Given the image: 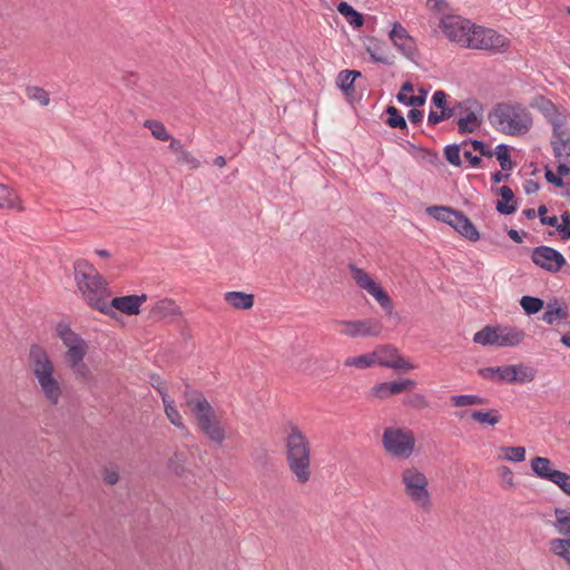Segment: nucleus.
Returning a JSON list of instances; mask_svg holds the SVG:
<instances>
[{
  "label": "nucleus",
  "mask_w": 570,
  "mask_h": 570,
  "mask_svg": "<svg viewBox=\"0 0 570 570\" xmlns=\"http://www.w3.org/2000/svg\"><path fill=\"white\" fill-rule=\"evenodd\" d=\"M28 362L40 391L51 405H57L62 395V386L55 376V365L48 352L39 344H32Z\"/></svg>",
  "instance_id": "1"
},
{
  "label": "nucleus",
  "mask_w": 570,
  "mask_h": 570,
  "mask_svg": "<svg viewBox=\"0 0 570 570\" xmlns=\"http://www.w3.org/2000/svg\"><path fill=\"white\" fill-rule=\"evenodd\" d=\"M289 433L285 441L286 460L291 472L302 484L311 478L309 443L297 425L288 423Z\"/></svg>",
  "instance_id": "2"
},
{
  "label": "nucleus",
  "mask_w": 570,
  "mask_h": 570,
  "mask_svg": "<svg viewBox=\"0 0 570 570\" xmlns=\"http://www.w3.org/2000/svg\"><path fill=\"white\" fill-rule=\"evenodd\" d=\"M525 332L509 325H487L473 335V342L482 346L514 347L523 342Z\"/></svg>",
  "instance_id": "3"
},
{
  "label": "nucleus",
  "mask_w": 570,
  "mask_h": 570,
  "mask_svg": "<svg viewBox=\"0 0 570 570\" xmlns=\"http://www.w3.org/2000/svg\"><path fill=\"white\" fill-rule=\"evenodd\" d=\"M193 415L199 431L209 441L218 445L225 441V430L208 400H202L194 403Z\"/></svg>",
  "instance_id": "4"
},
{
  "label": "nucleus",
  "mask_w": 570,
  "mask_h": 570,
  "mask_svg": "<svg viewBox=\"0 0 570 570\" xmlns=\"http://www.w3.org/2000/svg\"><path fill=\"white\" fill-rule=\"evenodd\" d=\"M77 286L92 308L108 316H116V312L108 307L106 301L108 296L107 283L98 272H95L92 276L83 274L82 278L77 282Z\"/></svg>",
  "instance_id": "5"
},
{
  "label": "nucleus",
  "mask_w": 570,
  "mask_h": 570,
  "mask_svg": "<svg viewBox=\"0 0 570 570\" xmlns=\"http://www.w3.org/2000/svg\"><path fill=\"white\" fill-rule=\"evenodd\" d=\"M413 431L401 428H386L382 435V445L394 458L407 459L415 448Z\"/></svg>",
  "instance_id": "6"
},
{
  "label": "nucleus",
  "mask_w": 570,
  "mask_h": 570,
  "mask_svg": "<svg viewBox=\"0 0 570 570\" xmlns=\"http://www.w3.org/2000/svg\"><path fill=\"white\" fill-rule=\"evenodd\" d=\"M401 478L405 494L423 510H429L432 502L425 474L412 466L403 470Z\"/></svg>",
  "instance_id": "7"
},
{
  "label": "nucleus",
  "mask_w": 570,
  "mask_h": 570,
  "mask_svg": "<svg viewBox=\"0 0 570 570\" xmlns=\"http://www.w3.org/2000/svg\"><path fill=\"white\" fill-rule=\"evenodd\" d=\"M534 476L556 484L564 494L570 497V474L553 468V462L543 456H534L531 462Z\"/></svg>",
  "instance_id": "8"
},
{
  "label": "nucleus",
  "mask_w": 570,
  "mask_h": 570,
  "mask_svg": "<svg viewBox=\"0 0 570 570\" xmlns=\"http://www.w3.org/2000/svg\"><path fill=\"white\" fill-rule=\"evenodd\" d=\"M531 261L538 267L549 273H558L567 266L564 256L558 249L547 245L534 247L532 249Z\"/></svg>",
  "instance_id": "9"
},
{
  "label": "nucleus",
  "mask_w": 570,
  "mask_h": 570,
  "mask_svg": "<svg viewBox=\"0 0 570 570\" xmlns=\"http://www.w3.org/2000/svg\"><path fill=\"white\" fill-rule=\"evenodd\" d=\"M440 28L450 41L458 42L463 47L473 23L460 16L448 14L441 19Z\"/></svg>",
  "instance_id": "10"
},
{
  "label": "nucleus",
  "mask_w": 570,
  "mask_h": 570,
  "mask_svg": "<svg viewBox=\"0 0 570 570\" xmlns=\"http://www.w3.org/2000/svg\"><path fill=\"white\" fill-rule=\"evenodd\" d=\"M550 144L554 158L559 160V164H566L570 169V128L564 126L560 129V126L556 124Z\"/></svg>",
  "instance_id": "11"
},
{
  "label": "nucleus",
  "mask_w": 570,
  "mask_h": 570,
  "mask_svg": "<svg viewBox=\"0 0 570 570\" xmlns=\"http://www.w3.org/2000/svg\"><path fill=\"white\" fill-rule=\"evenodd\" d=\"M337 324L346 326V330L343 333L353 338L377 336L382 331L380 322L373 318L337 321Z\"/></svg>",
  "instance_id": "12"
},
{
  "label": "nucleus",
  "mask_w": 570,
  "mask_h": 570,
  "mask_svg": "<svg viewBox=\"0 0 570 570\" xmlns=\"http://www.w3.org/2000/svg\"><path fill=\"white\" fill-rule=\"evenodd\" d=\"M146 301V294L117 296L108 303V307L112 311L117 309L126 315H137L140 313V307Z\"/></svg>",
  "instance_id": "13"
},
{
  "label": "nucleus",
  "mask_w": 570,
  "mask_h": 570,
  "mask_svg": "<svg viewBox=\"0 0 570 570\" xmlns=\"http://www.w3.org/2000/svg\"><path fill=\"white\" fill-rule=\"evenodd\" d=\"M534 107L547 118L548 122L552 126V131H554L556 124L560 126V129L567 126L566 116L559 111L558 107L549 98L542 95L538 96Z\"/></svg>",
  "instance_id": "14"
},
{
  "label": "nucleus",
  "mask_w": 570,
  "mask_h": 570,
  "mask_svg": "<svg viewBox=\"0 0 570 570\" xmlns=\"http://www.w3.org/2000/svg\"><path fill=\"white\" fill-rule=\"evenodd\" d=\"M492 191L500 196V199L495 202V209L499 214L509 216L517 212L519 205L518 199L508 185L492 188Z\"/></svg>",
  "instance_id": "15"
},
{
  "label": "nucleus",
  "mask_w": 570,
  "mask_h": 570,
  "mask_svg": "<svg viewBox=\"0 0 570 570\" xmlns=\"http://www.w3.org/2000/svg\"><path fill=\"white\" fill-rule=\"evenodd\" d=\"M362 77V72L358 70L344 69L338 72L336 77V86L344 94L346 100L353 104L356 98L355 81Z\"/></svg>",
  "instance_id": "16"
},
{
  "label": "nucleus",
  "mask_w": 570,
  "mask_h": 570,
  "mask_svg": "<svg viewBox=\"0 0 570 570\" xmlns=\"http://www.w3.org/2000/svg\"><path fill=\"white\" fill-rule=\"evenodd\" d=\"M485 45H482V50L490 52L491 55L504 53L510 48V39L493 29L484 27V40Z\"/></svg>",
  "instance_id": "17"
},
{
  "label": "nucleus",
  "mask_w": 570,
  "mask_h": 570,
  "mask_svg": "<svg viewBox=\"0 0 570 570\" xmlns=\"http://www.w3.org/2000/svg\"><path fill=\"white\" fill-rule=\"evenodd\" d=\"M380 353L382 354H391L394 358L387 360V358H379V365L386 367V368H394V370H404L410 371L414 368V364L411 363L409 360H405L402 355L399 354V351L393 345H382L379 347Z\"/></svg>",
  "instance_id": "18"
},
{
  "label": "nucleus",
  "mask_w": 570,
  "mask_h": 570,
  "mask_svg": "<svg viewBox=\"0 0 570 570\" xmlns=\"http://www.w3.org/2000/svg\"><path fill=\"white\" fill-rule=\"evenodd\" d=\"M451 227L470 242H476L480 239V232L476 226L462 210H458L454 220H452Z\"/></svg>",
  "instance_id": "19"
},
{
  "label": "nucleus",
  "mask_w": 570,
  "mask_h": 570,
  "mask_svg": "<svg viewBox=\"0 0 570 570\" xmlns=\"http://www.w3.org/2000/svg\"><path fill=\"white\" fill-rule=\"evenodd\" d=\"M569 317V307L563 302L559 304L558 298L553 297L547 304V309L542 315V320L552 325L556 322L566 321Z\"/></svg>",
  "instance_id": "20"
},
{
  "label": "nucleus",
  "mask_w": 570,
  "mask_h": 570,
  "mask_svg": "<svg viewBox=\"0 0 570 570\" xmlns=\"http://www.w3.org/2000/svg\"><path fill=\"white\" fill-rule=\"evenodd\" d=\"M532 125L531 118L528 114H524L523 117L518 115L517 112H511L508 126L502 129L503 134L518 136L525 134Z\"/></svg>",
  "instance_id": "21"
},
{
  "label": "nucleus",
  "mask_w": 570,
  "mask_h": 570,
  "mask_svg": "<svg viewBox=\"0 0 570 570\" xmlns=\"http://www.w3.org/2000/svg\"><path fill=\"white\" fill-rule=\"evenodd\" d=\"M482 124V116L470 109L460 116L456 120L458 131L460 135L472 134L476 131Z\"/></svg>",
  "instance_id": "22"
},
{
  "label": "nucleus",
  "mask_w": 570,
  "mask_h": 570,
  "mask_svg": "<svg viewBox=\"0 0 570 570\" xmlns=\"http://www.w3.org/2000/svg\"><path fill=\"white\" fill-rule=\"evenodd\" d=\"M336 10L340 14H342L345 18V20L353 29H360L364 26V14L354 9L353 6H351L348 2H338L336 6Z\"/></svg>",
  "instance_id": "23"
},
{
  "label": "nucleus",
  "mask_w": 570,
  "mask_h": 570,
  "mask_svg": "<svg viewBox=\"0 0 570 570\" xmlns=\"http://www.w3.org/2000/svg\"><path fill=\"white\" fill-rule=\"evenodd\" d=\"M178 314H180V308L175 303V301L170 298L157 301L153 308L150 309V317L154 318L155 321L161 320L166 316H173Z\"/></svg>",
  "instance_id": "24"
},
{
  "label": "nucleus",
  "mask_w": 570,
  "mask_h": 570,
  "mask_svg": "<svg viewBox=\"0 0 570 570\" xmlns=\"http://www.w3.org/2000/svg\"><path fill=\"white\" fill-rule=\"evenodd\" d=\"M225 301L236 309L247 311L254 306L255 296L245 292L232 291L225 293Z\"/></svg>",
  "instance_id": "25"
},
{
  "label": "nucleus",
  "mask_w": 570,
  "mask_h": 570,
  "mask_svg": "<svg viewBox=\"0 0 570 570\" xmlns=\"http://www.w3.org/2000/svg\"><path fill=\"white\" fill-rule=\"evenodd\" d=\"M511 115V107L504 104H498L495 107L489 112V121L498 130L502 131V129L508 126L509 118Z\"/></svg>",
  "instance_id": "26"
},
{
  "label": "nucleus",
  "mask_w": 570,
  "mask_h": 570,
  "mask_svg": "<svg viewBox=\"0 0 570 570\" xmlns=\"http://www.w3.org/2000/svg\"><path fill=\"white\" fill-rule=\"evenodd\" d=\"M470 417L481 426H494L501 421V414L497 409L472 410Z\"/></svg>",
  "instance_id": "27"
},
{
  "label": "nucleus",
  "mask_w": 570,
  "mask_h": 570,
  "mask_svg": "<svg viewBox=\"0 0 570 570\" xmlns=\"http://www.w3.org/2000/svg\"><path fill=\"white\" fill-rule=\"evenodd\" d=\"M548 212V208L546 205L541 204L538 207V216L540 218V222L542 225L556 227L558 230V234L562 240L570 239V226L569 225H560L558 223L557 216L552 217H544V214Z\"/></svg>",
  "instance_id": "28"
},
{
  "label": "nucleus",
  "mask_w": 570,
  "mask_h": 570,
  "mask_svg": "<svg viewBox=\"0 0 570 570\" xmlns=\"http://www.w3.org/2000/svg\"><path fill=\"white\" fill-rule=\"evenodd\" d=\"M56 332L66 347L87 343L78 333L71 330L68 323L60 322L56 326Z\"/></svg>",
  "instance_id": "29"
},
{
  "label": "nucleus",
  "mask_w": 570,
  "mask_h": 570,
  "mask_svg": "<svg viewBox=\"0 0 570 570\" xmlns=\"http://www.w3.org/2000/svg\"><path fill=\"white\" fill-rule=\"evenodd\" d=\"M365 40H366L365 50L370 55L372 62L383 63L386 66H391L393 63L386 57L377 53V52L382 51V45H383V42L379 38H376L374 36H366Z\"/></svg>",
  "instance_id": "30"
},
{
  "label": "nucleus",
  "mask_w": 570,
  "mask_h": 570,
  "mask_svg": "<svg viewBox=\"0 0 570 570\" xmlns=\"http://www.w3.org/2000/svg\"><path fill=\"white\" fill-rule=\"evenodd\" d=\"M348 268L357 286L362 289H365L367 293H370L379 284L368 273H366L363 268L357 267L355 264L351 263Z\"/></svg>",
  "instance_id": "31"
},
{
  "label": "nucleus",
  "mask_w": 570,
  "mask_h": 570,
  "mask_svg": "<svg viewBox=\"0 0 570 570\" xmlns=\"http://www.w3.org/2000/svg\"><path fill=\"white\" fill-rule=\"evenodd\" d=\"M458 210L459 209L452 208L450 206L433 205L426 208V214L435 220L445 223L451 226Z\"/></svg>",
  "instance_id": "32"
},
{
  "label": "nucleus",
  "mask_w": 570,
  "mask_h": 570,
  "mask_svg": "<svg viewBox=\"0 0 570 570\" xmlns=\"http://www.w3.org/2000/svg\"><path fill=\"white\" fill-rule=\"evenodd\" d=\"M570 175L569 167L566 166V164H558L557 165V174L553 173V170L549 167V165L544 166V177L546 180L553 185L554 187L562 188L566 186V181L563 180V177H567Z\"/></svg>",
  "instance_id": "33"
},
{
  "label": "nucleus",
  "mask_w": 570,
  "mask_h": 570,
  "mask_svg": "<svg viewBox=\"0 0 570 570\" xmlns=\"http://www.w3.org/2000/svg\"><path fill=\"white\" fill-rule=\"evenodd\" d=\"M88 351V344H79V345H70L67 347V351L65 353V361L69 367H76L79 365Z\"/></svg>",
  "instance_id": "34"
},
{
  "label": "nucleus",
  "mask_w": 570,
  "mask_h": 570,
  "mask_svg": "<svg viewBox=\"0 0 570 570\" xmlns=\"http://www.w3.org/2000/svg\"><path fill=\"white\" fill-rule=\"evenodd\" d=\"M549 544L550 551L570 566V538H554Z\"/></svg>",
  "instance_id": "35"
},
{
  "label": "nucleus",
  "mask_w": 570,
  "mask_h": 570,
  "mask_svg": "<svg viewBox=\"0 0 570 570\" xmlns=\"http://www.w3.org/2000/svg\"><path fill=\"white\" fill-rule=\"evenodd\" d=\"M377 353L379 352L375 351L358 356L347 357L344 365L348 367L354 366L358 368H368L374 364H379Z\"/></svg>",
  "instance_id": "36"
},
{
  "label": "nucleus",
  "mask_w": 570,
  "mask_h": 570,
  "mask_svg": "<svg viewBox=\"0 0 570 570\" xmlns=\"http://www.w3.org/2000/svg\"><path fill=\"white\" fill-rule=\"evenodd\" d=\"M385 114L387 118L385 119V124L393 129H407V122L403 116V114L395 106H387L385 109Z\"/></svg>",
  "instance_id": "37"
},
{
  "label": "nucleus",
  "mask_w": 570,
  "mask_h": 570,
  "mask_svg": "<svg viewBox=\"0 0 570 570\" xmlns=\"http://www.w3.org/2000/svg\"><path fill=\"white\" fill-rule=\"evenodd\" d=\"M494 156L504 171H509L515 166V163L511 159V148L507 144L498 145L494 148Z\"/></svg>",
  "instance_id": "38"
},
{
  "label": "nucleus",
  "mask_w": 570,
  "mask_h": 570,
  "mask_svg": "<svg viewBox=\"0 0 570 570\" xmlns=\"http://www.w3.org/2000/svg\"><path fill=\"white\" fill-rule=\"evenodd\" d=\"M484 40V27L476 26L473 23V28L470 29L468 38H465V42L463 47L470 49L482 50V45Z\"/></svg>",
  "instance_id": "39"
},
{
  "label": "nucleus",
  "mask_w": 570,
  "mask_h": 570,
  "mask_svg": "<svg viewBox=\"0 0 570 570\" xmlns=\"http://www.w3.org/2000/svg\"><path fill=\"white\" fill-rule=\"evenodd\" d=\"M400 381L383 382L373 387V394L379 399L402 393Z\"/></svg>",
  "instance_id": "40"
},
{
  "label": "nucleus",
  "mask_w": 570,
  "mask_h": 570,
  "mask_svg": "<svg viewBox=\"0 0 570 570\" xmlns=\"http://www.w3.org/2000/svg\"><path fill=\"white\" fill-rule=\"evenodd\" d=\"M453 406L463 407L469 405L487 404L489 401L476 394H458L450 397Z\"/></svg>",
  "instance_id": "41"
},
{
  "label": "nucleus",
  "mask_w": 570,
  "mask_h": 570,
  "mask_svg": "<svg viewBox=\"0 0 570 570\" xmlns=\"http://www.w3.org/2000/svg\"><path fill=\"white\" fill-rule=\"evenodd\" d=\"M554 515L553 527L559 533L570 538V512L568 513L563 508H556Z\"/></svg>",
  "instance_id": "42"
},
{
  "label": "nucleus",
  "mask_w": 570,
  "mask_h": 570,
  "mask_svg": "<svg viewBox=\"0 0 570 570\" xmlns=\"http://www.w3.org/2000/svg\"><path fill=\"white\" fill-rule=\"evenodd\" d=\"M165 413L169 422L179 429H185V424L183 422V417L175 404V401L169 396L163 400Z\"/></svg>",
  "instance_id": "43"
},
{
  "label": "nucleus",
  "mask_w": 570,
  "mask_h": 570,
  "mask_svg": "<svg viewBox=\"0 0 570 570\" xmlns=\"http://www.w3.org/2000/svg\"><path fill=\"white\" fill-rule=\"evenodd\" d=\"M519 303L524 314L528 316L539 313L544 307V301L542 298L530 295L522 296Z\"/></svg>",
  "instance_id": "44"
},
{
  "label": "nucleus",
  "mask_w": 570,
  "mask_h": 570,
  "mask_svg": "<svg viewBox=\"0 0 570 570\" xmlns=\"http://www.w3.org/2000/svg\"><path fill=\"white\" fill-rule=\"evenodd\" d=\"M368 294H371L380 306L390 315L394 308L393 301L387 292L377 284Z\"/></svg>",
  "instance_id": "45"
},
{
  "label": "nucleus",
  "mask_w": 570,
  "mask_h": 570,
  "mask_svg": "<svg viewBox=\"0 0 570 570\" xmlns=\"http://www.w3.org/2000/svg\"><path fill=\"white\" fill-rule=\"evenodd\" d=\"M144 126L148 128L151 131V135L160 141H168L171 139V136L167 131L165 125L158 120L147 119L144 122Z\"/></svg>",
  "instance_id": "46"
},
{
  "label": "nucleus",
  "mask_w": 570,
  "mask_h": 570,
  "mask_svg": "<svg viewBox=\"0 0 570 570\" xmlns=\"http://www.w3.org/2000/svg\"><path fill=\"white\" fill-rule=\"evenodd\" d=\"M454 117V109L450 107L441 108L439 111L431 109L428 115V125L436 126L442 121H445Z\"/></svg>",
  "instance_id": "47"
},
{
  "label": "nucleus",
  "mask_w": 570,
  "mask_h": 570,
  "mask_svg": "<svg viewBox=\"0 0 570 570\" xmlns=\"http://www.w3.org/2000/svg\"><path fill=\"white\" fill-rule=\"evenodd\" d=\"M460 153H461V145H456V142L449 144L443 149V156H444L445 160L454 167L462 166V159H461Z\"/></svg>",
  "instance_id": "48"
},
{
  "label": "nucleus",
  "mask_w": 570,
  "mask_h": 570,
  "mask_svg": "<svg viewBox=\"0 0 570 570\" xmlns=\"http://www.w3.org/2000/svg\"><path fill=\"white\" fill-rule=\"evenodd\" d=\"M394 47L409 60L416 63L417 48L414 38L394 45Z\"/></svg>",
  "instance_id": "49"
},
{
  "label": "nucleus",
  "mask_w": 570,
  "mask_h": 570,
  "mask_svg": "<svg viewBox=\"0 0 570 570\" xmlns=\"http://www.w3.org/2000/svg\"><path fill=\"white\" fill-rule=\"evenodd\" d=\"M389 38L393 45H396L404 40H409L410 38H413V37L410 36L407 30L399 21H395V22H393L392 29L389 32Z\"/></svg>",
  "instance_id": "50"
},
{
  "label": "nucleus",
  "mask_w": 570,
  "mask_h": 570,
  "mask_svg": "<svg viewBox=\"0 0 570 570\" xmlns=\"http://www.w3.org/2000/svg\"><path fill=\"white\" fill-rule=\"evenodd\" d=\"M503 459L511 462H523L525 460V448L523 446H503Z\"/></svg>",
  "instance_id": "51"
},
{
  "label": "nucleus",
  "mask_w": 570,
  "mask_h": 570,
  "mask_svg": "<svg viewBox=\"0 0 570 570\" xmlns=\"http://www.w3.org/2000/svg\"><path fill=\"white\" fill-rule=\"evenodd\" d=\"M515 379L514 383H528L534 380L535 370L533 367L525 366L523 364H515Z\"/></svg>",
  "instance_id": "52"
},
{
  "label": "nucleus",
  "mask_w": 570,
  "mask_h": 570,
  "mask_svg": "<svg viewBox=\"0 0 570 570\" xmlns=\"http://www.w3.org/2000/svg\"><path fill=\"white\" fill-rule=\"evenodd\" d=\"M73 269H75L76 282L80 281V278H82L83 274H86L88 276H92L95 274V272H97L96 268L94 267V265L90 264L86 259L76 261L73 264Z\"/></svg>",
  "instance_id": "53"
},
{
  "label": "nucleus",
  "mask_w": 570,
  "mask_h": 570,
  "mask_svg": "<svg viewBox=\"0 0 570 570\" xmlns=\"http://www.w3.org/2000/svg\"><path fill=\"white\" fill-rule=\"evenodd\" d=\"M184 399L191 413L194 403L207 400L200 391L191 389L188 383H185Z\"/></svg>",
  "instance_id": "54"
},
{
  "label": "nucleus",
  "mask_w": 570,
  "mask_h": 570,
  "mask_svg": "<svg viewBox=\"0 0 570 570\" xmlns=\"http://www.w3.org/2000/svg\"><path fill=\"white\" fill-rule=\"evenodd\" d=\"M184 462V453L175 452L174 455L168 460V469L171 470L176 475L181 476L185 472Z\"/></svg>",
  "instance_id": "55"
},
{
  "label": "nucleus",
  "mask_w": 570,
  "mask_h": 570,
  "mask_svg": "<svg viewBox=\"0 0 570 570\" xmlns=\"http://www.w3.org/2000/svg\"><path fill=\"white\" fill-rule=\"evenodd\" d=\"M428 94V89L420 87L417 89V95H411V97H402L401 99L407 102V107H422L426 101Z\"/></svg>",
  "instance_id": "56"
},
{
  "label": "nucleus",
  "mask_w": 570,
  "mask_h": 570,
  "mask_svg": "<svg viewBox=\"0 0 570 570\" xmlns=\"http://www.w3.org/2000/svg\"><path fill=\"white\" fill-rule=\"evenodd\" d=\"M14 199V193L8 186L0 184V208H12Z\"/></svg>",
  "instance_id": "57"
},
{
  "label": "nucleus",
  "mask_w": 570,
  "mask_h": 570,
  "mask_svg": "<svg viewBox=\"0 0 570 570\" xmlns=\"http://www.w3.org/2000/svg\"><path fill=\"white\" fill-rule=\"evenodd\" d=\"M149 384L157 391V393L161 396V400L168 397V390L165 381L157 373H151L149 375Z\"/></svg>",
  "instance_id": "58"
},
{
  "label": "nucleus",
  "mask_w": 570,
  "mask_h": 570,
  "mask_svg": "<svg viewBox=\"0 0 570 570\" xmlns=\"http://www.w3.org/2000/svg\"><path fill=\"white\" fill-rule=\"evenodd\" d=\"M515 370L517 367H514V365L499 366L498 382H507L513 384L514 380H517Z\"/></svg>",
  "instance_id": "59"
},
{
  "label": "nucleus",
  "mask_w": 570,
  "mask_h": 570,
  "mask_svg": "<svg viewBox=\"0 0 570 570\" xmlns=\"http://www.w3.org/2000/svg\"><path fill=\"white\" fill-rule=\"evenodd\" d=\"M403 403L405 405L412 406L414 409H425L429 406V402L426 401L425 396L420 393H414L412 395H409L404 399Z\"/></svg>",
  "instance_id": "60"
},
{
  "label": "nucleus",
  "mask_w": 570,
  "mask_h": 570,
  "mask_svg": "<svg viewBox=\"0 0 570 570\" xmlns=\"http://www.w3.org/2000/svg\"><path fill=\"white\" fill-rule=\"evenodd\" d=\"M27 92L29 98L38 100L41 106H47L49 104V95L43 88L28 87Z\"/></svg>",
  "instance_id": "61"
},
{
  "label": "nucleus",
  "mask_w": 570,
  "mask_h": 570,
  "mask_svg": "<svg viewBox=\"0 0 570 570\" xmlns=\"http://www.w3.org/2000/svg\"><path fill=\"white\" fill-rule=\"evenodd\" d=\"M470 146L474 151L480 154V157L491 158L494 156V150L491 149L490 145L484 140L475 139L474 141H470Z\"/></svg>",
  "instance_id": "62"
},
{
  "label": "nucleus",
  "mask_w": 570,
  "mask_h": 570,
  "mask_svg": "<svg viewBox=\"0 0 570 570\" xmlns=\"http://www.w3.org/2000/svg\"><path fill=\"white\" fill-rule=\"evenodd\" d=\"M177 163L187 164L190 169H197L200 166L199 160L185 149L180 150V154L177 156Z\"/></svg>",
  "instance_id": "63"
},
{
  "label": "nucleus",
  "mask_w": 570,
  "mask_h": 570,
  "mask_svg": "<svg viewBox=\"0 0 570 570\" xmlns=\"http://www.w3.org/2000/svg\"><path fill=\"white\" fill-rule=\"evenodd\" d=\"M70 368L72 370V372L75 373V375L78 380H81L83 382H89L92 379L91 371L88 367V365L83 363V361L76 367H70Z\"/></svg>",
  "instance_id": "64"
}]
</instances>
